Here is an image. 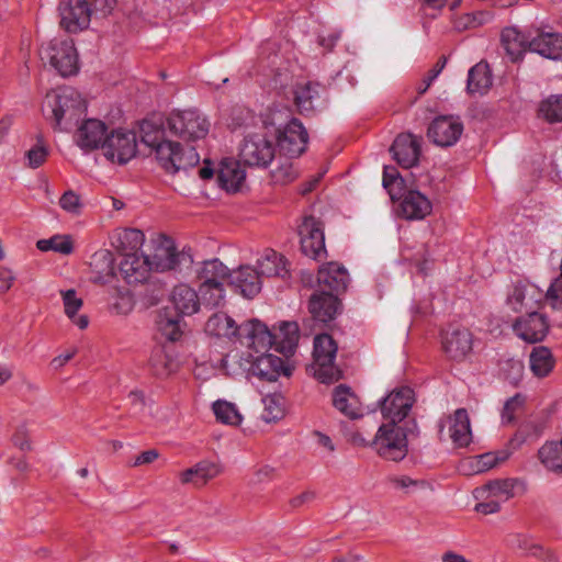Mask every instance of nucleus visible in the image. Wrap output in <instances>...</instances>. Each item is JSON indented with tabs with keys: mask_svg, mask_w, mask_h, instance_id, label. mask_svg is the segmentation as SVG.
Wrapping results in <instances>:
<instances>
[{
	"mask_svg": "<svg viewBox=\"0 0 562 562\" xmlns=\"http://www.w3.org/2000/svg\"><path fill=\"white\" fill-rule=\"evenodd\" d=\"M59 205L66 212L78 214L81 209L80 198L74 191H67L61 195Z\"/></svg>",
	"mask_w": 562,
	"mask_h": 562,
	"instance_id": "0e129e2a",
	"label": "nucleus"
},
{
	"mask_svg": "<svg viewBox=\"0 0 562 562\" xmlns=\"http://www.w3.org/2000/svg\"><path fill=\"white\" fill-rule=\"evenodd\" d=\"M145 241V235L137 228L117 229L114 235L113 246L123 254L137 252Z\"/></svg>",
	"mask_w": 562,
	"mask_h": 562,
	"instance_id": "ea45409f",
	"label": "nucleus"
},
{
	"mask_svg": "<svg viewBox=\"0 0 562 562\" xmlns=\"http://www.w3.org/2000/svg\"><path fill=\"white\" fill-rule=\"evenodd\" d=\"M169 301L181 316H191L200 311L199 293L186 283H180L172 289Z\"/></svg>",
	"mask_w": 562,
	"mask_h": 562,
	"instance_id": "393cba45",
	"label": "nucleus"
},
{
	"mask_svg": "<svg viewBox=\"0 0 562 562\" xmlns=\"http://www.w3.org/2000/svg\"><path fill=\"white\" fill-rule=\"evenodd\" d=\"M339 302L330 292L314 294L310 300V312L314 319L321 323H328L338 313Z\"/></svg>",
	"mask_w": 562,
	"mask_h": 562,
	"instance_id": "473e14b6",
	"label": "nucleus"
},
{
	"mask_svg": "<svg viewBox=\"0 0 562 562\" xmlns=\"http://www.w3.org/2000/svg\"><path fill=\"white\" fill-rule=\"evenodd\" d=\"M213 412L216 419L223 424L238 425L241 422V415L237 407L227 401L218 400L214 402Z\"/></svg>",
	"mask_w": 562,
	"mask_h": 562,
	"instance_id": "6e6d98bb",
	"label": "nucleus"
},
{
	"mask_svg": "<svg viewBox=\"0 0 562 562\" xmlns=\"http://www.w3.org/2000/svg\"><path fill=\"white\" fill-rule=\"evenodd\" d=\"M371 445L381 458L390 461H402L408 452L406 430L394 423H383Z\"/></svg>",
	"mask_w": 562,
	"mask_h": 562,
	"instance_id": "39448f33",
	"label": "nucleus"
},
{
	"mask_svg": "<svg viewBox=\"0 0 562 562\" xmlns=\"http://www.w3.org/2000/svg\"><path fill=\"white\" fill-rule=\"evenodd\" d=\"M101 149L109 161L125 165L137 154L136 133L125 128L114 130L106 135Z\"/></svg>",
	"mask_w": 562,
	"mask_h": 562,
	"instance_id": "0eeeda50",
	"label": "nucleus"
},
{
	"mask_svg": "<svg viewBox=\"0 0 562 562\" xmlns=\"http://www.w3.org/2000/svg\"><path fill=\"white\" fill-rule=\"evenodd\" d=\"M506 544L520 551L521 554L531 555L543 560L544 562H557L554 552L544 549L540 543L536 542L531 537L524 533H510L506 537Z\"/></svg>",
	"mask_w": 562,
	"mask_h": 562,
	"instance_id": "cd10ccee",
	"label": "nucleus"
},
{
	"mask_svg": "<svg viewBox=\"0 0 562 562\" xmlns=\"http://www.w3.org/2000/svg\"><path fill=\"white\" fill-rule=\"evenodd\" d=\"M199 292L201 304L210 307L220 306L225 297L223 283H201Z\"/></svg>",
	"mask_w": 562,
	"mask_h": 562,
	"instance_id": "5fc2aeb1",
	"label": "nucleus"
},
{
	"mask_svg": "<svg viewBox=\"0 0 562 562\" xmlns=\"http://www.w3.org/2000/svg\"><path fill=\"white\" fill-rule=\"evenodd\" d=\"M223 472L220 462L202 460L191 468L178 474L181 484H192L194 487H203Z\"/></svg>",
	"mask_w": 562,
	"mask_h": 562,
	"instance_id": "aec40b11",
	"label": "nucleus"
},
{
	"mask_svg": "<svg viewBox=\"0 0 562 562\" xmlns=\"http://www.w3.org/2000/svg\"><path fill=\"white\" fill-rule=\"evenodd\" d=\"M201 283H223L228 277L229 270L218 259L204 261L200 271Z\"/></svg>",
	"mask_w": 562,
	"mask_h": 562,
	"instance_id": "09e8293b",
	"label": "nucleus"
},
{
	"mask_svg": "<svg viewBox=\"0 0 562 562\" xmlns=\"http://www.w3.org/2000/svg\"><path fill=\"white\" fill-rule=\"evenodd\" d=\"M150 243L154 249V254L149 256L153 269L162 272L176 268L179 255L173 240L164 235H158Z\"/></svg>",
	"mask_w": 562,
	"mask_h": 562,
	"instance_id": "412c9836",
	"label": "nucleus"
},
{
	"mask_svg": "<svg viewBox=\"0 0 562 562\" xmlns=\"http://www.w3.org/2000/svg\"><path fill=\"white\" fill-rule=\"evenodd\" d=\"M538 115L548 123L562 122V94H551L539 103Z\"/></svg>",
	"mask_w": 562,
	"mask_h": 562,
	"instance_id": "8fccbe9b",
	"label": "nucleus"
},
{
	"mask_svg": "<svg viewBox=\"0 0 562 562\" xmlns=\"http://www.w3.org/2000/svg\"><path fill=\"white\" fill-rule=\"evenodd\" d=\"M64 303L65 314L80 329H85L89 325L87 315L77 316L78 311L82 307V300L77 295L75 290L60 291Z\"/></svg>",
	"mask_w": 562,
	"mask_h": 562,
	"instance_id": "c03bdc74",
	"label": "nucleus"
},
{
	"mask_svg": "<svg viewBox=\"0 0 562 562\" xmlns=\"http://www.w3.org/2000/svg\"><path fill=\"white\" fill-rule=\"evenodd\" d=\"M301 249L313 259H321L326 254L325 235L322 223L314 216H306L299 226Z\"/></svg>",
	"mask_w": 562,
	"mask_h": 562,
	"instance_id": "4468645a",
	"label": "nucleus"
},
{
	"mask_svg": "<svg viewBox=\"0 0 562 562\" xmlns=\"http://www.w3.org/2000/svg\"><path fill=\"white\" fill-rule=\"evenodd\" d=\"M288 116L289 111L286 109H267L262 114V124L266 127L276 128L280 154L290 158H297L306 149L308 134L297 119H291L282 126Z\"/></svg>",
	"mask_w": 562,
	"mask_h": 562,
	"instance_id": "f03ea898",
	"label": "nucleus"
},
{
	"mask_svg": "<svg viewBox=\"0 0 562 562\" xmlns=\"http://www.w3.org/2000/svg\"><path fill=\"white\" fill-rule=\"evenodd\" d=\"M543 300V291L530 282H517L509 290L506 306L515 313H529L538 310Z\"/></svg>",
	"mask_w": 562,
	"mask_h": 562,
	"instance_id": "f8f14e48",
	"label": "nucleus"
},
{
	"mask_svg": "<svg viewBox=\"0 0 562 562\" xmlns=\"http://www.w3.org/2000/svg\"><path fill=\"white\" fill-rule=\"evenodd\" d=\"M160 334L170 341H177L183 334V322L181 315H170L167 311L159 312L156 319Z\"/></svg>",
	"mask_w": 562,
	"mask_h": 562,
	"instance_id": "37998d69",
	"label": "nucleus"
},
{
	"mask_svg": "<svg viewBox=\"0 0 562 562\" xmlns=\"http://www.w3.org/2000/svg\"><path fill=\"white\" fill-rule=\"evenodd\" d=\"M404 180L394 168H384L382 183L392 200L401 196Z\"/></svg>",
	"mask_w": 562,
	"mask_h": 562,
	"instance_id": "052dcab7",
	"label": "nucleus"
},
{
	"mask_svg": "<svg viewBox=\"0 0 562 562\" xmlns=\"http://www.w3.org/2000/svg\"><path fill=\"white\" fill-rule=\"evenodd\" d=\"M293 158L280 154L277 157V165L271 170V179L277 184H286L297 177V170L292 162Z\"/></svg>",
	"mask_w": 562,
	"mask_h": 562,
	"instance_id": "3c124183",
	"label": "nucleus"
},
{
	"mask_svg": "<svg viewBox=\"0 0 562 562\" xmlns=\"http://www.w3.org/2000/svg\"><path fill=\"white\" fill-rule=\"evenodd\" d=\"M299 326L295 322H283L279 327L277 350L284 355L293 353L299 342Z\"/></svg>",
	"mask_w": 562,
	"mask_h": 562,
	"instance_id": "de8ad7c7",
	"label": "nucleus"
},
{
	"mask_svg": "<svg viewBox=\"0 0 562 562\" xmlns=\"http://www.w3.org/2000/svg\"><path fill=\"white\" fill-rule=\"evenodd\" d=\"M463 133V124L458 116L436 117L428 127V137L438 146L454 145Z\"/></svg>",
	"mask_w": 562,
	"mask_h": 562,
	"instance_id": "dca6fc26",
	"label": "nucleus"
},
{
	"mask_svg": "<svg viewBox=\"0 0 562 562\" xmlns=\"http://www.w3.org/2000/svg\"><path fill=\"white\" fill-rule=\"evenodd\" d=\"M442 349L452 360H463L472 351L473 338L467 328L456 327L446 330L441 337Z\"/></svg>",
	"mask_w": 562,
	"mask_h": 562,
	"instance_id": "a211bd4d",
	"label": "nucleus"
},
{
	"mask_svg": "<svg viewBox=\"0 0 562 562\" xmlns=\"http://www.w3.org/2000/svg\"><path fill=\"white\" fill-rule=\"evenodd\" d=\"M167 130L184 142H198L206 137L211 123L196 109L175 110L166 121Z\"/></svg>",
	"mask_w": 562,
	"mask_h": 562,
	"instance_id": "20e7f679",
	"label": "nucleus"
},
{
	"mask_svg": "<svg viewBox=\"0 0 562 562\" xmlns=\"http://www.w3.org/2000/svg\"><path fill=\"white\" fill-rule=\"evenodd\" d=\"M429 199L419 191H408L401 202L402 215L407 220H423L431 213Z\"/></svg>",
	"mask_w": 562,
	"mask_h": 562,
	"instance_id": "2f4dec72",
	"label": "nucleus"
},
{
	"mask_svg": "<svg viewBox=\"0 0 562 562\" xmlns=\"http://www.w3.org/2000/svg\"><path fill=\"white\" fill-rule=\"evenodd\" d=\"M514 333L527 342L541 341L548 334L549 323L537 310L527 313L513 324Z\"/></svg>",
	"mask_w": 562,
	"mask_h": 562,
	"instance_id": "f3484780",
	"label": "nucleus"
},
{
	"mask_svg": "<svg viewBox=\"0 0 562 562\" xmlns=\"http://www.w3.org/2000/svg\"><path fill=\"white\" fill-rule=\"evenodd\" d=\"M153 270L149 256L138 252L125 254L120 262V271L128 283L146 281Z\"/></svg>",
	"mask_w": 562,
	"mask_h": 562,
	"instance_id": "5701e85b",
	"label": "nucleus"
},
{
	"mask_svg": "<svg viewBox=\"0 0 562 562\" xmlns=\"http://www.w3.org/2000/svg\"><path fill=\"white\" fill-rule=\"evenodd\" d=\"M106 125L95 119L86 120L77 130L76 142L86 150L101 148L106 137Z\"/></svg>",
	"mask_w": 562,
	"mask_h": 562,
	"instance_id": "a878e982",
	"label": "nucleus"
},
{
	"mask_svg": "<svg viewBox=\"0 0 562 562\" xmlns=\"http://www.w3.org/2000/svg\"><path fill=\"white\" fill-rule=\"evenodd\" d=\"M348 271L336 262H329L318 269L317 281L328 291H340L347 288Z\"/></svg>",
	"mask_w": 562,
	"mask_h": 562,
	"instance_id": "72a5a7b5",
	"label": "nucleus"
},
{
	"mask_svg": "<svg viewBox=\"0 0 562 562\" xmlns=\"http://www.w3.org/2000/svg\"><path fill=\"white\" fill-rule=\"evenodd\" d=\"M538 457L548 471L562 473V439L543 443L538 450Z\"/></svg>",
	"mask_w": 562,
	"mask_h": 562,
	"instance_id": "79ce46f5",
	"label": "nucleus"
},
{
	"mask_svg": "<svg viewBox=\"0 0 562 562\" xmlns=\"http://www.w3.org/2000/svg\"><path fill=\"white\" fill-rule=\"evenodd\" d=\"M501 41L512 61H517L522 56L529 43L526 36L516 27H505Z\"/></svg>",
	"mask_w": 562,
	"mask_h": 562,
	"instance_id": "4c0bfd02",
	"label": "nucleus"
},
{
	"mask_svg": "<svg viewBox=\"0 0 562 562\" xmlns=\"http://www.w3.org/2000/svg\"><path fill=\"white\" fill-rule=\"evenodd\" d=\"M231 284L244 297L252 299L262 288V281L257 269L250 266H241L231 273Z\"/></svg>",
	"mask_w": 562,
	"mask_h": 562,
	"instance_id": "bb28decb",
	"label": "nucleus"
},
{
	"mask_svg": "<svg viewBox=\"0 0 562 562\" xmlns=\"http://www.w3.org/2000/svg\"><path fill=\"white\" fill-rule=\"evenodd\" d=\"M492 86V75L486 63L480 61L468 74V92L471 94H484Z\"/></svg>",
	"mask_w": 562,
	"mask_h": 562,
	"instance_id": "a19ab883",
	"label": "nucleus"
},
{
	"mask_svg": "<svg viewBox=\"0 0 562 562\" xmlns=\"http://www.w3.org/2000/svg\"><path fill=\"white\" fill-rule=\"evenodd\" d=\"M263 412L262 419L272 423L281 419L284 415V398L280 394H269L262 400Z\"/></svg>",
	"mask_w": 562,
	"mask_h": 562,
	"instance_id": "864d4df0",
	"label": "nucleus"
},
{
	"mask_svg": "<svg viewBox=\"0 0 562 562\" xmlns=\"http://www.w3.org/2000/svg\"><path fill=\"white\" fill-rule=\"evenodd\" d=\"M515 480H497L475 490V497L482 502L475 505V510L483 515L495 514L502 504L514 497Z\"/></svg>",
	"mask_w": 562,
	"mask_h": 562,
	"instance_id": "1a4fd4ad",
	"label": "nucleus"
},
{
	"mask_svg": "<svg viewBox=\"0 0 562 562\" xmlns=\"http://www.w3.org/2000/svg\"><path fill=\"white\" fill-rule=\"evenodd\" d=\"M390 483L394 488L401 490L406 494H412L429 486L426 481L415 480L407 475H394L390 477Z\"/></svg>",
	"mask_w": 562,
	"mask_h": 562,
	"instance_id": "bf43d9fd",
	"label": "nucleus"
},
{
	"mask_svg": "<svg viewBox=\"0 0 562 562\" xmlns=\"http://www.w3.org/2000/svg\"><path fill=\"white\" fill-rule=\"evenodd\" d=\"M530 369L538 378L547 376L554 367V360L550 349L540 346L533 348L529 357Z\"/></svg>",
	"mask_w": 562,
	"mask_h": 562,
	"instance_id": "a18cd8bd",
	"label": "nucleus"
},
{
	"mask_svg": "<svg viewBox=\"0 0 562 562\" xmlns=\"http://www.w3.org/2000/svg\"><path fill=\"white\" fill-rule=\"evenodd\" d=\"M391 153L400 166L411 168L419 159L420 142L412 134H400L391 147Z\"/></svg>",
	"mask_w": 562,
	"mask_h": 562,
	"instance_id": "b1692460",
	"label": "nucleus"
},
{
	"mask_svg": "<svg viewBox=\"0 0 562 562\" xmlns=\"http://www.w3.org/2000/svg\"><path fill=\"white\" fill-rule=\"evenodd\" d=\"M448 428L447 436L458 447H465L471 442L472 432L470 418L464 408H459L453 415L442 419L438 424V432L441 440L446 439L445 429Z\"/></svg>",
	"mask_w": 562,
	"mask_h": 562,
	"instance_id": "2eb2a0df",
	"label": "nucleus"
},
{
	"mask_svg": "<svg viewBox=\"0 0 562 562\" xmlns=\"http://www.w3.org/2000/svg\"><path fill=\"white\" fill-rule=\"evenodd\" d=\"M274 157L273 142L260 133L247 135L239 147V158L248 166L266 168Z\"/></svg>",
	"mask_w": 562,
	"mask_h": 562,
	"instance_id": "9d476101",
	"label": "nucleus"
},
{
	"mask_svg": "<svg viewBox=\"0 0 562 562\" xmlns=\"http://www.w3.org/2000/svg\"><path fill=\"white\" fill-rule=\"evenodd\" d=\"M90 280L97 284L110 283L115 277L114 257L111 251H95L90 261Z\"/></svg>",
	"mask_w": 562,
	"mask_h": 562,
	"instance_id": "7c9ffc66",
	"label": "nucleus"
},
{
	"mask_svg": "<svg viewBox=\"0 0 562 562\" xmlns=\"http://www.w3.org/2000/svg\"><path fill=\"white\" fill-rule=\"evenodd\" d=\"M61 26L70 33L86 30L92 18L88 0H63L58 5Z\"/></svg>",
	"mask_w": 562,
	"mask_h": 562,
	"instance_id": "ddd939ff",
	"label": "nucleus"
},
{
	"mask_svg": "<svg viewBox=\"0 0 562 562\" xmlns=\"http://www.w3.org/2000/svg\"><path fill=\"white\" fill-rule=\"evenodd\" d=\"M294 101L301 113H311L323 103L317 83H297L294 90Z\"/></svg>",
	"mask_w": 562,
	"mask_h": 562,
	"instance_id": "c9c22d12",
	"label": "nucleus"
},
{
	"mask_svg": "<svg viewBox=\"0 0 562 562\" xmlns=\"http://www.w3.org/2000/svg\"><path fill=\"white\" fill-rule=\"evenodd\" d=\"M415 402L414 391L403 386L393 390L380 401V409L385 423H402Z\"/></svg>",
	"mask_w": 562,
	"mask_h": 562,
	"instance_id": "9b49d317",
	"label": "nucleus"
},
{
	"mask_svg": "<svg viewBox=\"0 0 562 562\" xmlns=\"http://www.w3.org/2000/svg\"><path fill=\"white\" fill-rule=\"evenodd\" d=\"M250 372L261 380L277 381L281 375L290 376L292 369L289 366H284L280 357L263 351L251 360Z\"/></svg>",
	"mask_w": 562,
	"mask_h": 562,
	"instance_id": "6ab92c4d",
	"label": "nucleus"
},
{
	"mask_svg": "<svg viewBox=\"0 0 562 562\" xmlns=\"http://www.w3.org/2000/svg\"><path fill=\"white\" fill-rule=\"evenodd\" d=\"M333 405L349 418H359L363 415L359 398L349 386L340 384L334 389Z\"/></svg>",
	"mask_w": 562,
	"mask_h": 562,
	"instance_id": "f704fd0d",
	"label": "nucleus"
},
{
	"mask_svg": "<svg viewBox=\"0 0 562 562\" xmlns=\"http://www.w3.org/2000/svg\"><path fill=\"white\" fill-rule=\"evenodd\" d=\"M92 15L106 16L116 5V0H89Z\"/></svg>",
	"mask_w": 562,
	"mask_h": 562,
	"instance_id": "338daca9",
	"label": "nucleus"
},
{
	"mask_svg": "<svg viewBox=\"0 0 562 562\" xmlns=\"http://www.w3.org/2000/svg\"><path fill=\"white\" fill-rule=\"evenodd\" d=\"M149 364L154 374L160 378L169 376L178 369V363L173 357L160 347L153 350Z\"/></svg>",
	"mask_w": 562,
	"mask_h": 562,
	"instance_id": "49530a36",
	"label": "nucleus"
},
{
	"mask_svg": "<svg viewBox=\"0 0 562 562\" xmlns=\"http://www.w3.org/2000/svg\"><path fill=\"white\" fill-rule=\"evenodd\" d=\"M239 338L256 352L267 351L273 344V337L268 327L257 319L248 321L239 326Z\"/></svg>",
	"mask_w": 562,
	"mask_h": 562,
	"instance_id": "4be33fe9",
	"label": "nucleus"
},
{
	"mask_svg": "<svg viewBox=\"0 0 562 562\" xmlns=\"http://www.w3.org/2000/svg\"><path fill=\"white\" fill-rule=\"evenodd\" d=\"M250 359H244L238 352H231L222 360L227 375L237 376L250 372Z\"/></svg>",
	"mask_w": 562,
	"mask_h": 562,
	"instance_id": "4d7b16f0",
	"label": "nucleus"
},
{
	"mask_svg": "<svg viewBox=\"0 0 562 562\" xmlns=\"http://www.w3.org/2000/svg\"><path fill=\"white\" fill-rule=\"evenodd\" d=\"M43 60H47L63 77L78 71V55L71 40H53L41 49Z\"/></svg>",
	"mask_w": 562,
	"mask_h": 562,
	"instance_id": "6e6552de",
	"label": "nucleus"
},
{
	"mask_svg": "<svg viewBox=\"0 0 562 562\" xmlns=\"http://www.w3.org/2000/svg\"><path fill=\"white\" fill-rule=\"evenodd\" d=\"M337 345L327 334L314 338L312 369L314 376L322 383H333L341 378V371L335 364Z\"/></svg>",
	"mask_w": 562,
	"mask_h": 562,
	"instance_id": "423d86ee",
	"label": "nucleus"
},
{
	"mask_svg": "<svg viewBox=\"0 0 562 562\" xmlns=\"http://www.w3.org/2000/svg\"><path fill=\"white\" fill-rule=\"evenodd\" d=\"M528 49L542 57L561 60L562 59V34L541 33L529 41Z\"/></svg>",
	"mask_w": 562,
	"mask_h": 562,
	"instance_id": "c756f323",
	"label": "nucleus"
},
{
	"mask_svg": "<svg viewBox=\"0 0 562 562\" xmlns=\"http://www.w3.org/2000/svg\"><path fill=\"white\" fill-rule=\"evenodd\" d=\"M48 151L44 145H36L26 153L27 164L31 168L40 167L47 158Z\"/></svg>",
	"mask_w": 562,
	"mask_h": 562,
	"instance_id": "69168bd1",
	"label": "nucleus"
},
{
	"mask_svg": "<svg viewBox=\"0 0 562 562\" xmlns=\"http://www.w3.org/2000/svg\"><path fill=\"white\" fill-rule=\"evenodd\" d=\"M217 180L227 192H237L245 184L246 171L241 168L239 161L226 158L220 165Z\"/></svg>",
	"mask_w": 562,
	"mask_h": 562,
	"instance_id": "c85d7f7f",
	"label": "nucleus"
},
{
	"mask_svg": "<svg viewBox=\"0 0 562 562\" xmlns=\"http://www.w3.org/2000/svg\"><path fill=\"white\" fill-rule=\"evenodd\" d=\"M87 109L81 94L70 87H61L47 92L43 102V113L59 130H69Z\"/></svg>",
	"mask_w": 562,
	"mask_h": 562,
	"instance_id": "7ed1b4c3",
	"label": "nucleus"
},
{
	"mask_svg": "<svg viewBox=\"0 0 562 562\" xmlns=\"http://www.w3.org/2000/svg\"><path fill=\"white\" fill-rule=\"evenodd\" d=\"M135 307V300L128 290L114 289L111 296L110 312L115 315L126 316Z\"/></svg>",
	"mask_w": 562,
	"mask_h": 562,
	"instance_id": "603ef678",
	"label": "nucleus"
},
{
	"mask_svg": "<svg viewBox=\"0 0 562 562\" xmlns=\"http://www.w3.org/2000/svg\"><path fill=\"white\" fill-rule=\"evenodd\" d=\"M257 268L260 279L284 277L288 272L284 257L272 249L266 250L258 259Z\"/></svg>",
	"mask_w": 562,
	"mask_h": 562,
	"instance_id": "e433bc0d",
	"label": "nucleus"
},
{
	"mask_svg": "<svg viewBox=\"0 0 562 562\" xmlns=\"http://www.w3.org/2000/svg\"><path fill=\"white\" fill-rule=\"evenodd\" d=\"M525 403V397L520 394H516L508 398L502 409V423L510 424L514 422L516 413L521 409Z\"/></svg>",
	"mask_w": 562,
	"mask_h": 562,
	"instance_id": "680f3d73",
	"label": "nucleus"
},
{
	"mask_svg": "<svg viewBox=\"0 0 562 562\" xmlns=\"http://www.w3.org/2000/svg\"><path fill=\"white\" fill-rule=\"evenodd\" d=\"M36 246L41 251L54 250L63 255H69L74 249L71 238L67 235H55L48 239H41Z\"/></svg>",
	"mask_w": 562,
	"mask_h": 562,
	"instance_id": "13d9d810",
	"label": "nucleus"
},
{
	"mask_svg": "<svg viewBox=\"0 0 562 562\" xmlns=\"http://www.w3.org/2000/svg\"><path fill=\"white\" fill-rule=\"evenodd\" d=\"M447 64V58L441 57L436 66L428 72L427 77L424 79V87L419 88V93H424L432 83V81L439 76Z\"/></svg>",
	"mask_w": 562,
	"mask_h": 562,
	"instance_id": "774afa93",
	"label": "nucleus"
},
{
	"mask_svg": "<svg viewBox=\"0 0 562 562\" xmlns=\"http://www.w3.org/2000/svg\"><path fill=\"white\" fill-rule=\"evenodd\" d=\"M543 297L549 301L553 308L562 307V272L552 281Z\"/></svg>",
	"mask_w": 562,
	"mask_h": 562,
	"instance_id": "e2e57ef3",
	"label": "nucleus"
},
{
	"mask_svg": "<svg viewBox=\"0 0 562 562\" xmlns=\"http://www.w3.org/2000/svg\"><path fill=\"white\" fill-rule=\"evenodd\" d=\"M205 330L215 337H239L240 329L236 322L224 313H215L205 325Z\"/></svg>",
	"mask_w": 562,
	"mask_h": 562,
	"instance_id": "58836bf2",
	"label": "nucleus"
},
{
	"mask_svg": "<svg viewBox=\"0 0 562 562\" xmlns=\"http://www.w3.org/2000/svg\"><path fill=\"white\" fill-rule=\"evenodd\" d=\"M140 138L151 149L159 166L168 173L193 167L200 160L193 147L183 150L178 142L165 137L164 128L150 121L142 122Z\"/></svg>",
	"mask_w": 562,
	"mask_h": 562,
	"instance_id": "f257e3e1",
	"label": "nucleus"
}]
</instances>
